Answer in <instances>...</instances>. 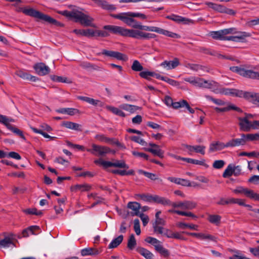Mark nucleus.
<instances>
[{
	"label": "nucleus",
	"mask_w": 259,
	"mask_h": 259,
	"mask_svg": "<svg viewBox=\"0 0 259 259\" xmlns=\"http://www.w3.org/2000/svg\"><path fill=\"white\" fill-rule=\"evenodd\" d=\"M232 175H233V165L232 164H230L224 171L223 177L224 178H229Z\"/></svg>",
	"instance_id": "nucleus-48"
},
{
	"label": "nucleus",
	"mask_w": 259,
	"mask_h": 259,
	"mask_svg": "<svg viewBox=\"0 0 259 259\" xmlns=\"http://www.w3.org/2000/svg\"><path fill=\"white\" fill-rule=\"evenodd\" d=\"M92 149H88L87 150V151L97 156H104L106 154L111 152L115 153V151L111 150L110 148L106 146L93 144L92 145Z\"/></svg>",
	"instance_id": "nucleus-7"
},
{
	"label": "nucleus",
	"mask_w": 259,
	"mask_h": 259,
	"mask_svg": "<svg viewBox=\"0 0 259 259\" xmlns=\"http://www.w3.org/2000/svg\"><path fill=\"white\" fill-rule=\"evenodd\" d=\"M227 145L228 142H227L226 144L219 141L213 142L210 144L209 152H213L216 151L221 150L225 148L229 147V146Z\"/></svg>",
	"instance_id": "nucleus-19"
},
{
	"label": "nucleus",
	"mask_w": 259,
	"mask_h": 259,
	"mask_svg": "<svg viewBox=\"0 0 259 259\" xmlns=\"http://www.w3.org/2000/svg\"><path fill=\"white\" fill-rule=\"evenodd\" d=\"M101 54L108 57L115 58L118 60L124 61L126 60V56L119 52L103 50Z\"/></svg>",
	"instance_id": "nucleus-13"
},
{
	"label": "nucleus",
	"mask_w": 259,
	"mask_h": 259,
	"mask_svg": "<svg viewBox=\"0 0 259 259\" xmlns=\"http://www.w3.org/2000/svg\"><path fill=\"white\" fill-rule=\"evenodd\" d=\"M132 69L134 71H142L143 67L138 60H134L131 66Z\"/></svg>",
	"instance_id": "nucleus-44"
},
{
	"label": "nucleus",
	"mask_w": 259,
	"mask_h": 259,
	"mask_svg": "<svg viewBox=\"0 0 259 259\" xmlns=\"http://www.w3.org/2000/svg\"><path fill=\"white\" fill-rule=\"evenodd\" d=\"M134 230L137 235H139L141 233V229H140V221L139 219H136L134 220Z\"/></svg>",
	"instance_id": "nucleus-55"
},
{
	"label": "nucleus",
	"mask_w": 259,
	"mask_h": 259,
	"mask_svg": "<svg viewBox=\"0 0 259 259\" xmlns=\"http://www.w3.org/2000/svg\"><path fill=\"white\" fill-rule=\"evenodd\" d=\"M91 189V186L88 184H84L82 185H76L71 187L72 191H76L80 190L83 191H88Z\"/></svg>",
	"instance_id": "nucleus-31"
},
{
	"label": "nucleus",
	"mask_w": 259,
	"mask_h": 259,
	"mask_svg": "<svg viewBox=\"0 0 259 259\" xmlns=\"http://www.w3.org/2000/svg\"><path fill=\"white\" fill-rule=\"evenodd\" d=\"M119 108L124 110L133 113L137 110L140 109V107L136 105H130L127 104H122L119 106Z\"/></svg>",
	"instance_id": "nucleus-29"
},
{
	"label": "nucleus",
	"mask_w": 259,
	"mask_h": 259,
	"mask_svg": "<svg viewBox=\"0 0 259 259\" xmlns=\"http://www.w3.org/2000/svg\"><path fill=\"white\" fill-rule=\"evenodd\" d=\"M230 70L243 77L259 80V72L251 69H246L241 66H231L230 67Z\"/></svg>",
	"instance_id": "nucleus-5"
},
{
	"label": "nucleus",
	"mask_w": 259,
	"mask_h": 259,
	"mask_svg": "<svg viewBox=\"0 0 259 259\" xmlns=\"http://www.w3.org/2000/svg\"><path fill=\"white\" fill-rule=\"evenodd\" d=\"M138 216L141 218L143 226H146L149 220L148 216L144 214L143 213H140Z\"/></svg>",
	"instance_id": "nucleus-61"
},
{
	"label": "nucleus",
	"mask_w": 259,
	"mask_h": 259,
	"mask_svg": "<svg viewBox=\"0 0 259 259\" xmlns=\"http://www.w3.org/2000/svg\"><path fill=\"white\" fill-rule=\"evenodd\" d=\"M14 235L12 233L9 234V236H5V238L0 241V247L8 248L11 245L15 246L13 241Z\"/></svg>",
	"instance_id": "nucleus-18"
},
{
	"label": "nucleus",
	"mask_w": 259,
	"mask_h": 259,
	"mask_svg": "<svg viewBox=\"0 0 259 259\" xmlns=\"http://www.w3.org/2000/svg\"><path fill=\"white\" fill-rule=\"evenodd\" d=\"M123 236L122 235L118 236L114 238L108 245V248H114L117 247L123 241Z\"/></svg>",
	"instance_id": "nucleus-33"
},
{
	"label": "nucleus",
	"mask_w": 259,
	"mask_h": 259,
	"mask_svg": "<svg viewBox=\"0 0 259 259\" xmlns=\"http://www.w3.org/2000/svg\"><path fill=\"white\" fill-rule=\"evenodd\" d=\"M77 99L80 100L81 101L86 102L91 105L99 106V107H103L104 106V103L100 100H95L93 98L84 97V96H78Z\"/></svg>",
	"instance_id": "nucleus-21"
},
{
	"label": "nucleus",
	"mask_w": 259,
	"mask_h": 259,
	"mask_svg": "<svg viewBox=\"0 0 259 259\" xmlns=\"http://www.w3.org/2000/svg\"><path fill=\"white\" fill-rule=\"evenodd\" d=\"M51 79L56 82H65V83H70L71 82L67 77H64L62 76H59L57 75H52L51 76Z\"/></svg>",
	"instance_id": "nucleus-42"
},
{
	"label": "nucleus",
	"mask_w": 259,
	"mask_h": 259,
	"mask_svg": "<svg viewBox=\"0 0 259 259\" xmlns=\"http://www.w3.org/2000/svg\"><path fill=\"white\" fill-rule=\"evenodd\" d=\"M95 138L100 142L107 143V142H109L110 140L109 139V138L106 137L105 135L102 134L97 135L95 137Z\"/></svg>",
	"instance_id": "nucleus-63"
},
{
	"label": "nucleus",
	"mask_w": 259,
	"mask_h": 259,
	"mask_svg": "<svg viewBox=\"0 0 259 259\" xmlns=\"http://www.w3.org/2000/svg\"><path fill=\"white\" fill-rule=\"evenodd\" d=\"M221 216L218 214H209L207 220L210 223L216 226H219L221 223Z\"/></svg>",
	"instance_id": "nucleus-34"
},
{
	"label": "nucleus",
	"mask_w": 259,
	"mask_h": 259,
	"mask_svg": "<svg viewBox=\"0 0 259 259\" xmlns=\"http://www.w3.org/2000/svg\"><path fill=\"white\" fill-rule=\"evenodd\" d=\"M155 249L164 257L169 256L170 254L169 251L160 244L159 245H155Z\"/></svg>",
	"instance_id": "nucleus-35"
},
{
	"label": "nucleus",
	"mask_w": 259,
	"mask_h": 259,
	"mask_svg": "<svg viewBox=\"0 0 259 259\" xmlns=\"http://www.w3.org/2000/svg\"><path fill=\"white\" fill-rule=\"evenodd\" d=\"M16 74L21 78L27 80L29 74L22 70H19L16 72Z\"/></svg>",
	"instance_id": "nucleus-54"
},
{
	"label": "nucleus",
	"mask_w": 259,
	"mask_h": 259,
	"mask_svg": "<svg viewBox=\"0 0 259 259\" xmlns=\"http://www.w3.org/2000/svg\"><path fill=\"white\" fill-rule=\"evenodd\" d=\"M127 207L128 208L132 209L133 211L131 212L132 216L138 215L140 213V209L141 206L139 203L137 202H129L127 203Z\"/></svg>",
	"instance_id": "nucleus-20"
},
{
	"label": "nucleus",
	"mask_w": 259,
	"mask_h": 259,
	"mask_svg": "<svg viewBox=\"0 0 259 259\" xmlns=\"http://www.w3.org/2000/svg\"><path fill=\"white\" fill-rule=\"evenodd\" d=\"M179 64V59L178 58H175L172 61H163L160 64V66L169 70L176 68Z\"/></svg>",
	"instance_id": "nucleus-17"
},
{
	"label": "nucleus",
	"mask_w": 259,
	"mask_h": 259,
	"mask_svg": "<svg viewBox=\"0 0 259 259\" xmlns=\"http://www.w3.org/2000/svg\"><path fill=\"white\" fill-rule=\"evenodd\" d=\"M210 36L213 39L218 40L244 42H245V38L249 37L250 34L245 31H237L236 28L231 27L211 31Z\"/></svg>",
	"instance_id": "nucleus-1"
},
{
	"label": "nucleus",
	"mask_w": 259,
	"mask_h": 259,
	"mask_svg": "<svg viewBox=\"0 0 259 259\" xmlns=\"http://www.w3.org/2000/svg\"><path fill=\"white\" fill-rule=\"evenodd\" d=\"M145 241L147 243L152 244L154 247L155 245H159L160 244V242L158 240L152 237H147L145 239Z\"/></svg>",
	"instance_id": "nucleus-53"
},
{
	"label": "nucleus",
	"mask_w": 259,
	"mask_h": 259,
	"mask_svg": "<svg viewBox=\"0 0 259 259\" xmlns=\"http://www.w3.org/2000/svg\"><path fill=\"white\" fill-rule=\"evenodd\" d=\"M136 196L140 198L142 200L147 201L151 202H152V196L151 195H146V194H137Z\"/></svg>",
	"instance_id": "nucleus-56"
},
{
	"label": "nucleus",
	"mask_w": 259,
	"mask_h": 259,
	"mask_svg": "<svg viewBox=\"0 0 259 259\" xmlns=\"http://www.w3.org/2000/svg\"><path fill=\"white\" fill-rule=\"evenodd\" d=\"M224 165V161L222 160H217L214 161L212 166L214 168L220 169L222 168Z\"/></svg>",
	"instance_id": "nucleus-57"
},
{
	"label": "nucleus",
	"mask_w": 259,
	"mask_h": 259,
	"mask_svg": "<svg viewBox=\"0 0 259 259\" xmlns=\"http://www.w3.org/2000/svg\"><path fill=\"white\" fill-rule=\"evenodd\" d=\"M33 68L36 72L41 76H44L49 73L50 69L45 63H38L35 64Z\"/></svg>",
	"instance_id": "nucleus-12"
},
{
	"label": "nucleus",
	"mask_w": 259,
	"mask_h": 259,
	"mask_svg": "<svg viewBox=\"0 0 259 259\" xmlns=\"http://www.w3.org/2000/svg\"><path fill=\"white\" fill-rule=\"evenodd\" d=\"M145 150L146 151L152 153L154 155L158 156L161 158H163L164 157V151L160 149L159 146L156 148H145Z\"/></svg>",
	"instance_id": "nucleus-30"
},
{
	"label": "nucleus",
	"mask_w": 259,
	"mask_h": 259,
	"mask_svg": "<svg viewBox=\"0 0 259 259\" xmlns=\"http://www.w3.org/2000/svg\"><path fill=\"white\" fill-rule=\"evenodd\" d=\"M31 130L35 133L39 134L43 136L46 138H49L50 140H54L56 139L55 137H51L47 133L44 132L41 130H38L35 127H31Z\"/></svg>",
	"instance_id": "nucleus-46"
},
{
	"label": "nucleus",
	"mask_w": 259,
	"mask_h": 259,
	"mask_svg": "<svg viewBox=\"0 0 259 259\" xmlns=\"http://www.w3.org/2000/svg\"><path fill=\"white\" fill-rule=\"evenodd\" d=\"M94 19L89 15H87L81 12L76 11L74 21L79 22L84 26H94L92 22Z\"/></svg>",
	"instance_id": "nucleus-8"
},
{
	"label": "nucleus",
	"mask_w": 259,
	"mask_h": 259,
	"mask_svg": "<svg viewBox=\"0 0 259 259\" xmlns=\"http://www.w3.org/2000/svg\"><path fill=\"white\" fill-rule=\"evenodd\" d=\"M243 137H246L247 141H254V140H258L259 141V132L258 133L255 134H243Z\"/></svg>",
	"instance_id": "nucleus-49"
},
{
	"label": "nucleus",
	"mask_w": 259,
	"mask_h": 259,
	"mask_svg": "<svg viewBox=\"0 0 259 259\" xmlns=\"http://www.w3.org/2000/svg\"><path fill=\"white\" fill-rule=\"evenodd\" d=\"M152 71H141L139 73V75L144 79H146L148 80H151V77H152Z\"/></svg>",
	"instance_id": "nucleus-50"
},
{
	"label": "nucleus",
	"mask_w": 259,
	"mask_h": 259,
	"mask_svg": "<svg viewBox=\"0 0 259 259\" xmlns=\"http://www.w3.org/2000/svg\"><path fill=\"white\" fill-rule=\"evenodd\" d=\"M106 165L109 167H115L119 168H124L128 169L129 166L127 165L124 161L116 160L114 162L109 161V162L106 163Z\"/></svg>",
	"instance_id": "nucleus-27"
},
{
	"label": "nucleus",
	"mask_w": 259,
	"mask_h": 259,
	"mask_svg": "<svg viewBox=\"0 0 259 259\" xmlns=\"http://www.w3.org/2000/svg\"><path fill=\"white\" fill-rule=\"evenodd\" d=\"M239 156H248V157H259V152L252 151L251 152H242L239 154Z\"/></svg>",
	"instance_id": "nucleus-51"
},
{
	"label": "nucleus",
	"mask_w": 259,
	"mask_h": 259,
	"mask_svg": "<svg viewBox=\"0 0 259 259\" xmlns=\"http://www.w3.org/2000/svg\"><path fill=\"white\" fill-rule=\"evenodd\" d=\"M241 167L240 165H233V172L234 176L237 177L240 176L241 174Z\"/></svg>",
	"instance_id": "nucleus-62"
},
{
	"label": "nucleus",
	"mask_w": 259,
	"mask_h": 259,
	"mask_svg": "<svg viewBox=\"0 0 259 259\" xmlns=\"http://www.w3.org/2000/svg\"><path fill=\"white\" fill-rule=\"evenodd\" d=\"M138 173L139 174L144 175L145 177L150 179L151 180L155 181V180H159V181L160 182H161L162 181V179H160L158 178L155 174L147 172V171H144V170H142V169H139L138 170Z\"/></svg>",
	"instance_id": "nucleus-37"
},
{
	"label": "nucleus",
	"mask_w": 259,
	"mask_h": 259,
	"mask_svg": "<svg viewBox=\"0 0 259 259\" xmlns=\"http://www.w3.org/2000/svg\"><path fill=\"white\" fill-rule=\"evenodd\" d=\"M59 14L71 19H75L76 11H69L67 10L60 11Z\"/></svg>",
	"instance_id": "nucleus-47"
},
{
	"label": "nucleus",
	"mask_w": 259,
	"mask_h": 259,
	"mask_svg": "<svg viewBox=\"0 0 259 259\" xmlns=\"http://www.w3.org/2000/svg\"><path fill=\"white\" fill-rule=\"evenodd\" d=\"M73 32L78 35L84 36L86 37L94 36V30L92 29H74Z\"/></svg>",
	"instance_id": "nucleus-22"
},
{
	"label": "nucleus",
	"mask_w": 259,
	"mask_h": 259,
	"mask_svg": "<svg viewBox=\"0 0 259 259\" xmlns=\"http://www.w3.org/2000/svg\"><path fill=\"white\" fill-rule=\"evenodd\" d=\"M241 138L233 139L228 142V146L229 147H234L239 146H243L245 145L247 140L246 137L243 136V134L241 135Z\"/></svg>",
	"instance_id": "nucleus-16"
},
{
	"label": "nucleus",
	"mask_w": 259,
	"mask_h": 259,
	"mask_svg": "<svg viewBox=\"0 0 259 259\" xmlns=\"http://www.w3.org/2000/svg\"><path fill=\"white\" fill-rule=\"evenodd\" d=\"M197 203L193 201H184V208L186 209H193L196 207Z\"/></svg>",
	"instance_id": "nucleus-45"
},
{
	"label": "nucleus",
	"mask_w": 259,
	"mask_h": 259,
	"mask_svg": "<svg viewBox=\"0 0 259 259\" xmlns=\"http://www.w3.org/2000/svg\"><path fill=\"white\" fill-rule=\"evenodd\" d=\"M166 18L169 20H172L177 23H180L182 22H186L189 21V20L187 18L183 17L182 16L176 15L175 14H172L171 15H168L166 17Z\"/></svg>",
	"instance_id": "nucleus-36"
},
{
	"label": "nucleus",
	"mask_w": 259,
	"mask_h": 259,
	"mask_svg": "<svg viewBox=\"0 0 259 259\" xmlns=\"http://www.w3.org/2000/svg\"><path fill=\"white\" fill-rule=\"evenodd\" d=\"M106 109L119 116L124 117L126 115L125 113L118 108L111 106H107Z\"/></svg>",
	"instance_id": "nucleus-39"
},
{
	"label": "nucleus",
	"mask_w": 259,
	"mask_h": 259,
	"mask_svg": "<svg viewBox=\"0 0 259 259\" xmlns=\"http://www.w3.org/2000/svg\"><path fill=\"white\" fill-rule=\"evenodd\" d=\"M136 250L146 259H152L154 256L153 254L151 252L145 248L138 247Z\"/></svg>",
	"instance_id": "nucleus-26"
},
{
	"label": "nucleus",
	"mask_w": 259,
	"mask_h": 259,
	"mask_svg": "<svg viewBox=\"0 0 259 259\" xmlns=\"http://www.w3.org/2000/svg\"><path fill=\"white\" fill-rule=\"evenodd\" d=\"M205 147L202 145L195 146L194 151L196 153H200L202 155L205 154Z\"/></svg>",
	"instance_id": "nucleus-60"
},
{
	"label": "nucleus",
	"mask_w": 259,
	"mask_h": 259,
	"mask_svg": "<svg viewBox=\"0 0 259 259\" xmlns=\"http://www.w3.org/2000/svg\"><path fill=\"white\" fill-rule=\"evenodd\" d=\"M183 102H187L186 100H182L179 102H174L173 104L172 105V107L174 109H178L181 107H185V104L183 103Z\"/></svg>",
	"instance_id": "nucleus-58"
},
{
	"label": "nucleus",
	"mask_w": 259,
	"mask_h": 259,
	"mask_svg": "<svg viewBox=\"0 0 259 259\" xmlns=\"http://www.w3.org/2000/svg\"><path fill=\"white\" fill-rule=\"evenodd\" d=\"M215 94H220L225 95H231L234 97H243L244 92L236 89L220 88L214 89Z\"/></svg>",
	"instance_id": "nucleus-9"
},
{
	"label": "nucleus",
	"mask_w": 259,
	"mask_h": 259,
	"mask_svg": "<svg viewBox=\"0 0 259 259\" xmlns=\"http://www.w3.org/2000/svg\"><path fill=\"white\" fill-rule=\"evenodd\" d=\"M136 244L137 243L136 239L135 238V236L134 234H132L128 239L127 247L130 250H133L135 248Z\"/></svg>",
	"instance_id": "nucleus-43"
},
{
	"label": "nucleus",
	"mask_w": 259,
	"mask_h": 259,
	"mask_svg": "<svg viewBox=\"0 0 259 259\" xmlns=\"http://www.w3.org/2000/svg\"><path fill=\"white\" fill-rule=\"evenodd\" d=\"M16 11L17 12H23L26 15L31 16L35 19H37V21H42L48 24H52L53 25L63 27L64 24L61 22L58 21L56 19L51 17V16L45 14L43 13L36 10L33 8L26 9L21 7H16Z\"/></svg>",
	"instance_id": "nucleus-3"
},
{
	"label": "nucleus",
	"mask_w": 259,
	"mask_h": 259,
	"mask_svg": "<svg viewBox=\"0 0 259 259\" xmlns=\"http://www.w3.org/2000/svg\"><path fill=\"white\" fill-rule=\"evenodd\" d=\"M206 98L211 101H212L214 104L220 105V106H223L225 105L226 103L225 101L221 100V99H218L213 98V97L210 96H205Z\"/></svg>",
	"instance_id": "nucleus-52"
},
{
	"label": "nucleus",
	"mask_w": 259,
	"mask_h": 259,
	"mask_svg": "<svg viewBox=\"0 0 259 259\" xmlns=\"http://www.w3.org/2000/svg\"><path fill=\"white\" fill-rule=\"evenodd\" d=\"M110 16L115 19H119L124 22L129 26L135 29H139L141 23L134 19V17H139L142 19L147 18V16L142 13L135 12H125L121 13L118 14H111Z\"/></svg>",
	"instance_id": "nucleus-4"
},
{
	"label": "nucleus",
	"mask_w": 259,
	"mask_h": 259,
	"mask_svg": "<svg viewBox=\"0 0 259 259\" xmlns=\"http://www.w3.org/2000/svg\"><path fill=\"white\" fill-rule=\"evenodd\" d=\"M197 86L199 88L212 89L218 85V83L214 81L206 80L202 78H198Z\"/></svg>",
	"instance_id": "nucleus-14"
},
{
	"label": "nucleus",
	"mask_w": 259,
	"mask_h": 259,
	"mask_svg": "<svg viewBox=\"0 0 259 259\" xmlns=\"http://www.w3.org/2000/svg\"><path fill=\"white\" fill-rule=\"evenodd\" d=\"M249 183H252L254 184H259V176L253 175L248 180Z\"/></svg>",
	"instance_id": "nucleus-64"
},
{
	"label": "nucleus",
	"mask_w": 259,
	"mask_h": 259,
	"mask_svg": "<svg viewBox=\"0 0 259 259\" xmlns=\"http://www.w3.org/2000/svg\"><path fill=\"white\" fill-rule=\"evenodd\" d=\"M139 27V30L155 32L171 38H178L180 37V35L176 33H174L157 27L148 26L146 25H142V24H141V25Z\"/></svg>",
	"instance_id": "nucleus-6"
},
{
	"label": "nucleus",
	"mask_w": 259,
	"mask_h": 259,
	"mask_svg": "<svg viewBox=\"0 0 259 259\" xmlns=\"http://www.w3.org/2000/svg\"><path fill=\"white\" fill-rule=\"evenodd\" d=\"M252 191V190L239 186L233 190V192L235 194H244L247 197L250 198Z\"/></svg>",
	"instance_id": "nucleus-25"
},
{
	"label": "nucleus",
	"mask_w": 259,
	"mask_h": 259,
	"mask_svg": "<svg viewBox=\"0 0 259 259\" xmlns=\"http://www.w3.org/2000/svg\"><path fill=\"white\" fill-rule=\"evenodd\" d=\"M243 97L259 106V94L244 92Z\"/></svg>",
	"instance_id": "nucleus-15"
},
{
	"label": "nucleus",
	"mask_w": 259,
	"mask_h": 259,
	"mask_svg": "<svg viewBox=\"0 0 259 259\" xmlns=\"http://www.w3.org/2000/svg\"><path fill=\"white\" fill-rule=\"evenodd\" d=\"M152 202H154L164 205H170L171 204V201L169 199L156 195H152Z\"/></svg>",
	"instance_id": "nucleus-24"
},
{
	"label": "nucleus",
	"mask_w": 259,
	"mask_h": 259,
	"mask_svg": "<svg viewBox=\"0 0 259 259\" xmlns=\"http://www.w3.org/2000/svg\"><path fill=\"white\" fill-rule=\"evenodd\" d=\"M7 117L5 115L0 114V122L4 124L8 129L11 131L16 135L18 136L23 140H25V137L22 131L14 126L11 124H7Z\"/></svg>",
	"instance_id": "nucleus-10"
},
{
	"label": "nucleus",
	"mask_w": 259,
	"mask_h": 259,
	"mask_svg": "<svg viewBox=\"0 0 259 259\" xmlns=\"http://www.w3.org/2000/svg\"><path fill=\"white\" fill-rule=\"evenodd\" d=\"M81 254L82 256L97 255L99 251L94 248H86L81 250Z\"/></svg>",
	"instance_id": "nucleus-38"
},
{
	"label": "nucleus",
	"mask_w": 259,
	"mask_h": 259,
	"mask_svg": "<svg viewBox=\"0 0 259 259\" xmlns=\"http://www.w3.org/2000/svg\"><path fill=\"white\" fill-rule=\"evenodd\" d=\"M103 29L108 30L112 34L120 35L122 36L131 37L136 39H150L156 37L154 33H147L136 29H128L121 26L107 25L103 27Z\"/></svg>",
	"instance_id": "nucleus-2"
},
{
	"label": "nucleus",
	"mask_w": 259,
	"mask_h": 259,
	"mask_svg": "<svg viewBox=\"0 0 259 259\" xmlns=\"http://www.w3.org/2000/svg\"><path fill=\"white\" fill-rule=\"evenodd\" d=\"M153 227L154 229V232L155 233L162 235L163 231L165 228H164L162 227L157 226L156 224H153Z\"/></svg>",
	"instance_id": "nucleus-59"
},
{
	"label": "nucleus",
	"mask_w": 259,
	"mask_h": 259,
	"mask_svg": "<svg viewBox=\"0 0 259 259\" xmlns=\"http://www.w3.org/2000/svg\"><path fill=\"white\" fill-rule=\"evenodd\" d=\"M239 120L238 124L240 127V130L244 132H249L251 128L253 129L257 128L256 126H254L253 122L249 121L246 118H242L241 117H238Z\"/></svg>",
	"instance_id": "nucleus-11"
},
{
	"label": "nucleus",
	"mask_w": 259,
	"mask_h": 259,
	"mask_svg": "<svg viewBox=\"0 0 259 259\" xmlns=\"http://www.w3.org/2000/svg\"><path fill=\"white\" fill-rule=\"evenodd\" d=\"M62 125L67 128L74 130L77 131H82L81 125L79 124L72 122L71 121H63Z\"/></svg>",
	"instance_id": "nucleus-23"
},
{
	"label": "nucleus",
	"mask_w": 259,
	"mask_h": 259,
	"mask_svg": "<svg viewBox=\"0 0 259 259\" xmlns=\"http://www.w3.org/2000/svg\"><path fill=\"white\" fill-rule=\"evenodd\" d=\"M23 211L28 214H33L37 216H42L43 214L42 210H38L36 208L26 209Z\"/></svg>",
	"instance_id": "nucleus-40"
},
{
	"label": "nucleus",
	"mask_w": 259,
	"mask_h": 259,
	"mask_svg": "<svg viewBox=\"0 0 259 259\" xmlns=\"http://www.w3.org/2000/svg\"><path fill=\"white\" fill-rule=\"evenodd\" d=\"M199 51L205 54L216 56L217 57H223L221 54L217 52L204 47H200L199 48Z\"/></svg>",
	"instance_id": "nucleus-32"
},
{
	"label": "nucleus",
	"mask_w": 259,
	"mask_h": 259,
	"mask_svg": "<svg viewBox=\"0 0 259 259\" xmlns=\"http://www.w3.org/2000/svg\"><path fill=\"white\" fill-rule=\"evenodd\" d=\"M205 4L210 8L212 9L213 10L220 13H223V9H224V6L221 4H215L209 2H205Z\"/></svg>",
	"instance_id": "nucleus-28"
},
{
	"label": "nucleus",
	"mask_w": 259,
	"mask_h": 259,
	"mask_svg": "<svg viewBox=\"0 0 259 259\" xmlns=\"http://www.w3.org/2000/svg\"><path fill=\"white\" fill-rule=\"evenodd\" d=\"M177 227L181 229L189 228L191 230H197L198 226L194 224H189L185 223L180 222L177 224Z\"/></svg>",
	"instance_id": "nucleus-41"
}]
</instances>
